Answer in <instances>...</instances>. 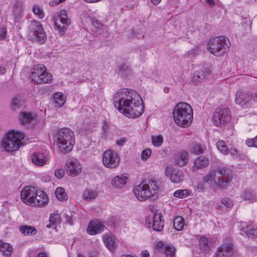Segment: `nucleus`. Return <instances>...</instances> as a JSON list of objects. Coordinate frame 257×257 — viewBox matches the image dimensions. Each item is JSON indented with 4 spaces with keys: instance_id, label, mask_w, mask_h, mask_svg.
<instances>
[{
    "instance_id": "f257e3e1",
    "label": "nucleus",
    "mask_w": 257,
    "mask_h": 257,
    "mask_svg": "<svg viewBox=\"0 0 257 257\" xmlns=\"http://www.w3.org/2000/svg\"><path fill=\"white\" fill-rule=\"evenodd\" d=\"M113 100L115 107L127 117H138L144 112L145 107L142 98L134 90L120 89L115 93Z\"/></svg>"
},
{
    "instance_id": "f03ea898",
    "label": "nucleus",
    "mask_w": 257,
    "mask_h": 257,
    "mask_svg": "<svg viewBox=\"0 0 257 257\" xmlns=\"http://www.w3.org/2000/svg\"><path fill=\"white\" fill-rule=\"evenodd\" d=\"M175 123L180 127H187L193 120V109L191 106L186 102H180L177 104L173 111Z\"/></svg>"
},
{
    "instance_id": "7ed1b4c3",
    "label": "nucleus",
    "mask_w": 257,
    "mask_h": 257,
    "mask_svg": "<svg viewBox=\"0 0 257 257\" xmlns=\"http://www.w3.org/2000/svg\"><path fill=\"white\" fill-rule=\"evenodd\" d=\"M56 142L59 150L61 153H69L75 144L74 133L68 128H61L56 134Z\"/></svg>"
},
{
    "instance_id": "20e7f679",
    "label": "nucleus",
    "mask_w": 257,
    "mask_h": 257,
    "mask_svg": "<svg viewBox=\"0 0 257 257\" xmlns=\"http://www.w3.org/2000/svg\"><path fill=\"white\" fill-rule=\"evenodd\" d=\"M230 180V175L224 167H218L216 169H211L203 177L205 183L213 181L217 186L223 189L226 188Z\"/></svg>"
},
{
    "instance_id": "39448f33",
    "label": "nucleus",
    "mask_w": 257,
    "mask_h": 257,
    "mask_svg": "<svg viewBox=\"0 0 257 257\" xmlns=\"http://www.w3.org/2000/svg\"><path fill=\"white\" fill-rule=\"evenodd\" d=\"M24 137L25 135L22 132L10 131L2 140L1 147L8 152L15 151L22 145V140Z\"/></svg>"
},
{
    "instance_id": "423d86ee",
    "label": "nucleus",
    "mask_w": 257,
    "mask_h": 257,
    "mask_svg": "<svg viewBox=\"0 0 257 257\" xmlns=\"http://www.w3.org/2000/svg\"><path fill=\"white\" fill-rule=\"evenodd\" d=\"M208 49L211 53L216 56L223 55L229 47V41L225 36L211 39L208 43Z\"/></svg>"
},
{
    "instance_id": "0eeeda50",
    "label": "nucleus",
    "mask_w": 257,
    "mask_h": 257,
    "mask_svg": "<svg viewBox=\"0 0 257 257\" xmlns=\"http://www.w3.org/2000/svg\"><path fill=\"white\" fill-rule=\"evenodd\" d=\"M32 81L36 84H43L51 83L52 76L46 71L45 66L43 64L34 66L31 72Z\"/></svg>"
},
{
    "instance_id": "6e6552de",
    "label": "nucleus",
    "mask_w": 257,
    "mask_h": 257,
    "mask_svg": "<svg viewBox=\"0 0 257 257\" xmlns=\"http://www.w3.org/2000/svg\"><path fill=\"white\" fill-rule=\"evenodd\" d=\"M231 119L230 109L223 106H220L216 108L212 116L214 124L219 127L224 126L229 122Z\"/></svg>"
},
{
    "instance_id": "1a4fd4ad",
    "label": "nucleus",
    "mask_w": 257,
    "mask_h": 257,
    "mask_svg": "<svg viewBox=\"0 0 257 257\" xmlns=\"http://www.w3.org/2000/svg\"><path fill=\"white\" fill-rule=\"evenodd\" d=\"M120 162V157L116 152L108 150L103 153L102 162L105 167L115 169L119 166Z\"/></svg>"
},
{
    "instance_id": "9d476101",
    "label": "nucleus",
    "mask_w": 257,
    "mask_h": 257,
    "mask_svg": "<svg viewBox=\"0 0 257 257\" xmlns=\"http://www.w3.org/2000/svg\"><path fill=\"white\" fill-rule=\"evenodd\" d=\"M29 35L33 40H35L40 44L44 43L46 40V35L43 26L39 23L34 22L30 27Z\"/></svg>"
},
{
    "instance_id": "9b49d317",
    "label": "nucleus",
    "mask_w": 257,
    "mask_h": 257,
    "mask_svg": "<svg viewBox=\"0 0 257 257\" xmlns=\"http://www.w3.org/2000/svg\"><path fill=\"white\" fill-rule=\"evenodd\" d=\"M147 182H146V199L156 200L159 195L160 186L154 178L147 179Z\"/></svg>"
},
{
    "instance_id": "f8f14e48",
    "label": "nucleus",
    "mask_w": 257,
    "mask_h": 257,
    "mask_svg": "<svg viewBox=\"0 0 257 257\" xmlns=\"http://www.w3.org/2000/svg\"><path fill=\"white\" fill-rule=\"evenodd\" d=\"M65 169L66 173L74 177L81 173L82 166L76 159L72 158L66 160Z\"/></svg>"
},
{
    "instance_id": "ddd939ff",
    "label": "nucleus",
    "mask_w": 257,
    "mask_h": 257,
    "mask_svg": "<svg viewBox=\"0 0 257 257\" xmlns=\"http://www.w3.org/2000/svg\"><path fill=\"white\" fill-rule=\"evenodd\" d=\"M55 26L60 31L63 32L70 24V20L65 10H62L55 18Z\"/></svg>"
},
{
    "instance_id": "4468645a",
    "label": "nucleus",
    "mask_w": 257,
    "mask_h": 257,
    "mask_svg": "<svg viewBox=\"0 0 257 257\" xmlns=\"http://www.w3.org/2000/svg\"><path fill=\"white\" fill-rule=\"evenodd\" d=\"M233 245L230 242L224 243L217 248L213 257H232Z\"/></svg>"
},
{
    "instance_id": "2eb2a0df",
    "label": "nucleus",
    "mask_w": 257,
    "mask_h": 257,
    "mask_svg": "<svg viewBox=\"0 0 257 257\" xmlns=\"http://www.w3.org/2000/svg\"><path fill=\"white\" fill-rule=\"evenodd\" d=\"M37 190L35 187L27 186L25 187L21 191V198L22 200L26 204L31 205L33 203L36 197Z\"/></svg>"
},
{
    "instance_id": "dca6fc26",
    "label": "nucleus",
    "mask_w": 257,
    "mask_h": 257,
    "mask_svg": "<svg viewBox=\"0 0 257 257\" xmlns=\"http://www.w3.org/2000/svg\"><path fill=\"white\" fill-rule=\"evenodd\" d=\"M166 175L170 178L171 180L174 183H179L184 180L183 172L179 170H176L170 166H167L165 171Z\"/></svg>"
},
{
    "instance_id": "f3484780",
    "label": "nucleus",
    "mask_w": 257,
    "mask_h": 257,
    "mask_svg": "<svg viewBox=\"0 0 257 257\" xmlns=\"http://www.w3.org/2000/svg\"><path fill=\"white\" fill-rule=\"evenodd\" d=\"M235 95V102L237 104L244 107L250 106L252 104L251 94L239 91Z\"/></svg>"
},
{
    "instance_id": "a211bd4d",
    "label": "nucleus",
    "mask_w": 257,
    "mask_h": 257,
    "mask_svg": "<svg viewBox=\"0 0 257 257\" xmlns=\"http://www.w3.org/2000/svg\"><path fill=\"white\" fill-rule=\"evenodd\" d=\"M153 207L150 209L153 213V228L154 230L156 231H161L164 227V220L162 219L163 216L161 213L156 212H153Z\"/></svg>"
},
{
    "instance_id": "6ab92c4d",
    "label": "nucleus",
    "mask_w": 257,
    "mask_h": 257,
    "mask_svg": "<svg viewBox=\"0 0 257 257\" xmlns=\"http://www.w3.org/2000/svg\"><path fill=\"white\" fill-rule=\"evenodd\" d=\"M104 228V225L99 221H92L89 222L87 231L90 235H94L101 233Z\"/></svg>"
},
{
    "instance_id": "aec40b11",
    "label": "nucleus",
    "mask_w": 257,
    "mask_h": 257,
    "mask_svg": "<svg viewBox=\"0 0 257 257\" xmlns=\"http://www.w3.org/2000/svg\"><path fill=\"white\" fill-rule=\"evenodd\" d=\"M36 197H35L33 202L31 204L33 206L42 207L46 205L48 202V197L43 191L39 192V194L37 191L36 192Z\"/></svg>"
},
{
    "instance_id": "412c9836",
    "label": "nucleus",
    "mask_w": 257,
    "mask_h": 257,
    "mask_svg": "<svg viewBox=\"0 0 257 257\" xmlns=\"http://www.w3.org/2000/svg\"><path fill=\"white\" fill-rule=\"evenodd\" d=\"M209 164L208 159L204 156H200L196 158L192 167L193 172H196L198 169H203L206 167Z\"/></svg>"
},
{
    "instance_id": "4be33fe9",
    "label": "nucleus",
    "mask_w": 257,
    "mask_h": 257,
    "mask_svg": "<svg viewBox=\"0 0 257 257\" xmlns=\"http://www.w3.org/2000/svg\"><path fill=\"white\" fill-rule=\"evenodd\" d=\"M115 237L111 234H105L103 240L106 247L111 251H113L116 247Z\"/></svg>"
},
{
    "instance_id": "5701e85b",
    "label": "nucleus",
    "mask_w": 257,
    "mask_h": 257,
    "mask_svg": "<svg viewBox=\"0 0 257 257\" xmlns=\"http://www.w3.org/2000/svg\"><path fill=\"white\" fill-rule=\"evenodd\" d=\"M189 154L186 151H182L175 155L174 160L177 165L183 166L187 164L189 159Z\"/></svg>"
},
{
    "instance_id": "b1692460",
    "label": "nucleus",
    "mask_w": 257,
    "mask_h": 257,
    "mask_svg": "<svg viewBox=\"0 0 257 257\" xmlns=\"http://www.w3.org/2000/svg\"><path fill=\"white\" fill-rule=\"evenodd\" d=\"M133 192L138 200L145 201V183L143 180L133 189Z\"/></svg>"
},
{
    "instance_id": "393cba45",
    "label": "nucleus",
    "mask_w": 257,
    "mask_h": 257,
    "mask_svg": "<svg viewBox=\"0 0 257 257\" xmlns=\"http://www.w3.org/2000/svg\"><path fill=\"white\" fill-rule=\"evenodd\" d=\"M31 159L34 164L39 166L44 165L47 162V158L42 153H34Z\"/></svg>"
},
{
    "instance_id": "a878e982",
    "label": "nucleus",
    "mask_w": 257,
    "mask_h": 257,
    "mask_svg": "<svg viewBox=\"0 0 257 257\" xmlns=\"http://www.w3.org/2000/svg\"><path fill=\"white\" fill-rule=\"evenodd\" d=\"M128 178L126 176L123 174L122 176H115L111 180V184L113 186L121 188L126 184Z\"/></svg>"
},
{
    "instance_id": "bb28decb",
    "label": "nucleus",
    "mask_w": 257,
    "mask_h": 257,
    "mask_svg": "<svg viewBox=\"0 0 257 257\" xmlns=\"http://www.w3.org/2000/svg\"><path fill=\"white\" fill-rule=\"evenodd\" d=\"M23 11V3L20 1H17L14 3V8L12 11L15 22H18Z\"/></svg>"
},
{
    "instance_id": "cd10ccee",
    "label": "nucleus",
    "mask_w": 257,
    "mask_h": 257,
    "mask_svg": "<svg viewBox=\"0 0 257 257\" xmlns=\"http://www.w3.org/2000/svg\"><path fill=\"white\" fill-rule=\"evenodd\" d=\"M13 247L9 243L4 242L1 240L0 242V251L3 253L5 256H10L13 252Z\"/></svg>"
},
{
    "instance_id": "c85d7f7f",
    "label": "nucleus",
    "mask_w": 257,
    "mask_h": 257,
    "mask_svg": "<svg viewBox=\"0 0 257 257\" xmlns=\"http://www.w3.org/2000/svg\"><path fill=\"white\" fill-rule=\"evenodd\" d=\"M54 101L57 107L62 106L66 100V96L61 92H56L53 96Z\"/></svg>"
},
{
    "instance_id": "c756f323",
    "label": "nucleus",
    "mask_w": 257,
    "mask_h": 257,
    "mask_svg": "<svg viewBox=\"0 0 257 257\" xmlns=\"http://www.w3.org/2000/svg\"><path fill=\"white\" fill-rule=\"evenodd\" d=\"M19 230L21 233L24 235H35L37 232L34 227L26 225L20 226Z\"/></svg>"
},
{
    "instance_id": "7c9ffc66",
    "label": "nucleus",
    "mask_w": 257,
    "mask_h": 257,
    "mask_svg": "<svg viewBox=\"0 0 257 257\" xmlns=\"http://www.w3.org/2000/svg\"><path fill=\"white\" fill-rule=\"evenodd\" d=\"M97 195V191L90 189H87L83 193V198L87 201H91L95 199Z\"/></svg>"
},
{
    "instance_id": "2f4dec72",
    "label": "nucleus",
    "mask_w": 257,
    "mask_h": 257,
    "mask_svg": "<svg viewBox=\"0 0 257 257\" xmlns=\"http://www.w3.org/2000/svg\"><path fill=\"white\" fill-rule=\"evenodd\" d=\"M199 246L201 250L208 252L210 250L208 239L206 237H201L199 239Z\"/></svg>"
},
{
    "instance_id": "473e14b6",
    "label": "nucleus",
    "mask_w": 257,
    "mask_h": 257,
    "mask_svg": "<svg viewBox=\"0 0 257 257\" xmlns=\"http://www.w3.org/2000/svg\"><path fill=\"white\" fill-rule=\"evenodd\" d=\"M117 71L119 74L123 77L127 76L131 72L129 66L126 64H121L118 66Z\"/></svg>"
},
{
    "instance_id": "72a5a7b5",
    "label": "nucleus",
    "mask_w": 257,
    "mask_h": 257,
    "mask_svg": "<svg viewBox=\"0 0 257 257\" xmlns=\"http://www.w3.org/2000/svg\"><path fill=\"white\" fill-rule=\"evenodd\" d=\"M241 198L244 200L249 201L251 202H254L256 201V196L253 194V193L248 190L244 191L241 195Z\"/></svg>"
},
{
    "instance_id": "f704fd0d",
    "label": "nucleus",
    "mask_w": 257,
    "mask_h": 257,
    "mask_svg": "<svg viewBox=\"0 0 257 257\" xmlns=\"http://www.w3.org/2000/svg\"><path fill=\"white\" fill-rule=\"evenodd\" d=\"M55 195L60 201H63L67 199V195L65 192L64 189L62 187H58L56 189Z\"/></svg>"
},
{
    "instance_id": "c9c22d12",
    "label": "nucleus",
    "mask_w": 257,
    "mask_h": 257,
    "mask_svg": "<svg viewBox=\"0 0 257 257\" xmlns=\"http://www.w3.org/2000/svg\"><path fill=\"white\" fill-rule=\"evenodd\" d=\"M184 225V221L183 217L178 216L174 220V227L178 231L182 230Z\"/></svg>"
},
{
    "instance_id": "e433bc0d",
    "label": "nucleus",
    "mask_w": 257,
    "mask_h": 257,
    "mask_svg": "<svg viewBox=\"0 0 257 257\" xmlns=\"http://www.w3.org/2000/svg\"><path fill=\"white\" fill-rule=\"evenodd\" d=\"M243 230L248 236L250 237H257V229H254L251 225H247Z\"/></svg>"
},
{
    "instance_id": "4c0bfd02",
    "label": "nucleus",
    "mask_w": 257,
    "mask_h": 257,
    "mask_svg": "<svg viewBox=\"0 0 257 257\" xmlns=\"http://www.w3.org/2000/svg\"><path fill=\"white\" fill-rule=\"evenodd\" d=\"M163 252L165 253L166 257H173L175 253V248L172 245L165 246Z\"/></svg>"
},
{
    "instance_id": "58836bf2",
    "label": "nucleus",
    "mask_w": 257,
    "mask_h": 257,
    "mask_svg": "<svg viewBox=\"0 0 257 257\" xmlns=\"http://www.w3.org/2000/svg\"><path fill=\"white\" fill-rule=\"evenodd\" d=\"M216 147L222 153L227 154L228 153L226 144L224 141L222 140L218 141L216 143Z\"/></svg>"
},
{
    "instance_id": "ea45409f",
    "label": "nucleus",
    "mask_w": 257,
    "mask_h": 257,
    "mask_svg": "<svg viewBox=\"0 0 257 257\" xmlns=\"http://www.w3.org/2000/svg\"><path fill=\"white\" fill-rule=\"evenodd\" d=\"M22 118L21 119L22 123L31 122L34 119V116L32 113L28 112H22L21 113Z\"/></svg>"
},
{
    "instance_id": "a19ab883",
    "label": "nucleus",
    "mask_w": 257,
    "mask_h": 257,
    "mask_svg": "<svg viewBox=\"0 0 257 257\" xmlns=\"http://www.w3.org/2000/svg\"><path fill=\"white\" fill-rule=\"evenodd\" d=\"M205 149V147L201 144H195L192 147L191 152V153L199 155L203 153L204 150Z\"/></svg>"
},
{
    "instance_id": "79ce46f5",
    "label": "nucleus",
    "mask_w": 257,
    "mask_h": 257,
    "mask_svg": "<svg viewBox=\"0 0 257 257\" xmlns=\"http://www.w3.org/2000/svg\"><path fill=\"white\" fill-rule=\"evenodd\" d=\"M190 194V192L188 190H178L176 191L174 193V196L175 197L179 198H184L188 196Z\"/></svg>"
},
{
    "instance_id": "37998d69",
    "label": "nucleus",
    "mask_w": 257,
    "mask_h": 257,
    "mask_svg": "<svg viewBox=\"0 0 257 257\" xmlns=\"http://www.w3.org/2000/svg\"><path fill=\"white\" fill-rule=\"evenodd\" d=\"M205 78V75L200 72H197L192 77V80L194 83L201 82Z\"/></svg>"
},
{
    "instance_id": "c03bdc74",
    "label": "nucleus",
    "mask_w": 257,
    "mask_h": 257,
    "mask_svg": "<svg viewBox=\"0 0 257 257\" xmlns=\"http://www.w3.org/2000/svg\"><path fill=\"white\" fill-rule=\"evenodd\" d=\"M163 142V138L161 135L152 136V144L156 147L160 146Z\"/></svg>"
},
{
    "instance_id": "a18cd8bd",
    "label": "nucleus",
    "mask_w": 257,
    "mask_h": 257,
    "mask_svg": "<svg viewBox=\"0 0 257 257\" xmlns=\"http://www.w3.org/2000/svg\"><path fill=\"white\" fill-rule=\"evenodd\" d=\"M33 12L36 15L38 16L40 18H43L44 17V12L43 10L39 6H34L33 7Z\"/></svg>"
},
{
    "instance_id": "49530a36",
    "label": "nucleus",
    "mask_w": 257,
    "mask_h": 257,
    "mask_svg": "<svg viewBox=\"0 0 257 257\" xmlns=\"http://www.w3.org/2000/svg\"><path fill=\"white\" fill-rule=\"evenodd\" d=\"M221 203L227 208H231L233 205L232 200L229 198H223L221 200Z\"/></svg>"
},
{
    "instance_id": "de8ad7c7",
    "label": "nucleus",
    "mask_w": 257,
    "mask_h": 257,
    "mask_svg": "<svg viewBox=\"0 0 257 257\" xmlns=\"http://www.w3.org/2000/svg\"><path fill=\"white\" fill-rule=\"evenodd\" d=\"M59 217L58 214H51L50 217V225H47L48 227H50L51 225H53L59 221Z\"/></svg>"
},
{
    "instance_id": "09e8293b",
    "label": "nucleus",
    "mask_w": 257,
    "mask_h": 257,
    "mask_svg": "<svg viewBox=\"0 0 257 257\" xmlns=\"http://www.w3.org/2000/svg\"><path fill=\"white\" fill-rule=\"evenodd\" d=\"M20 100L19 99L16 97L13 99L12 104H11V107L13 109L16 110L19 108H20Z\"/></svg>"
},
{
    "instance_id": "8fccbe9b",
    "label": "nucleus",
    "mask_w": 257,
    "mask_h": 257,
    "mask_svg": "<svg viewBox=\"0 0 257 257\" xmlns=\"http://www.w3.org/2000/svg\"><path fill=\"white\" fill-rule=\"evenodd\" d=\"M65 174V170L63 169H58L55 171V175L58 179H61Z\"/></svg>"
},
{
    "instance_id": "3c124183",
    "label": "nucleus",
    "mask_w": 257,
    "mask_h": 257,
    "mask_svg": "<svg viewBox=\"0 0 257 257\" xmlns=\"http://www.w3.org/2000/svg\"><path fill=\"white\" fill-rule=\"evenodd\" d=\"M246 145L249 147H256V140L255 138L253 139H248L246 141Z\"/></svg>"
},
{
    "instance_id": "603ef678",
    "label": "nucleus",
    "mask_w": 257,
    "mask_h": 257,
    "mask_svg": "<svg viewBox=\"0 0 257 257\" xmlns=\"http://www.w3.org/2000/svg\"><path fill=\"white\" fill-rule=\"evenodd\" d=\"M92 24L95 28L98 29H100L101 27L103 26L102 23L98 20H93L92 21Z\"/></svg>"
},
{
    "instance_id": "864d4df0",
    "label": "nucleus",
    "mask_w": 257,
    "mask_h": 257,
    "mask_svg": "<svg viewBox=\"0 0 257 257\" xmlns=\"http://www.w3.org/2000/svg\"><path fill=\"white\" fill-rule=\"evenodd\" d=\"M164 243L161 241L158 242L156 245V248L162 251L164 249Z\"/></svg>"
},
{
    "instance_id": "5fc2aeb1",
    "label": "nucleus",
    "mask_w": 257,
    "mask_h": 257,
    "mask_svg": "<svg viewBox=\"0 0 257 257\" xmlns=\"http://www.w3.org/2000/svg\"><path fill=\"white\" fill-rule=\"evenodd\" d=\"M7 35V30L5 28L0 29V38L4 39Z\"/></svg>"
},
{
    "instance_id": "6e6d98bb",
    "label": "nucleus",
    "mask_w": 257,
    "mask_h": 257,
    "mask_svg": "<svg viewBox=\"0 0 257 257\" xmlns=\"http://www.w3.org/2000/svg\"><path fill=\"white\" fill-rule=\"evenodd\" d=\"M126 140L124 138H120L119 139H117L116 141V144L117 146H122L125 142Z\"/></svg>"
},
{
    "instance_id": "4d7b16f0",
    "label": "nucleus",
    "mask_w": 257,
    "mask_h": 257,
    "mask_svg": "<svg viewBox=\"0 0 257 257\" xmlns=\"http://www.w3.org/2000/svg\"><path fill=\"white\" fill-rule=\"evenodd\" d=\"M200 72L205 75V78L211 73L210 70L207 68H203Z\"/></svg>"
},
{
    "instance_id": "13d9d810",
    "label": "nucleus",
    "mask_w": 257,
    "mask_h": 257,
    "mask_svg": "<svg viewBox=\"0 0 257 257\" xmlns=\"http://www.w3.org/2000/svg\"><path fill=\"white\" fill-rule=\"evenodd\" d=\"M108 129V125L105 121L103 122L102 126V132L103 134H105Z\"/></svg>"
},
{
    "instance_id": "bf43d9fd",
    "label": "nucleus",
    "mask_w": 257,
    "mask_h": 257,
    "mask_svg": "<svg viewBox=\"0 0 257 257\" xmlns=\"http://www.w3.org/2000/svg\"><path fill=\"white\" fill-rule=\"evenodd\" d=\"M152 153V150L150 148L146 149V160L151 156Z\"/></svg>"
},
{
    "instance_id": "052dcab7",
    "label": "nucleus",
    "mask_w": 257,
    "mask_h": 257,
    "mask_svg": "<svg viewBox=\"0 0 257 257\" xmlns=\"http://www.w3.org/2000/svg\"><path fill=\"white\" fill-rule=\"evenodd\" d=\"M205 3L210 6H213L215 5L214 0H205Z\"/></svg>"
},
{
    "instance_id": "680f3d73",
    "label": "nucleus",
    "mask_w": 257,
    "mask_h": 257,
    "mask_svg": "<svg viewBox=\"0 0 257 257\" xmlns=\"http://www.w3.org/2000/svg\"><path fill=\"white\" fill-rule=\"evenodd\" d=\"M252 104L257 101V92L255 93L254 95L251 94Z\"/></svg>"
},
{
    "instance_id": "e2e57ef3",
    "label": "nucleus",
    "mask_w": 257,
    "mask_h": 257,
    "mask_svg": "<svg viewBox=\"0 0 257 257\" xmlns=\"http://www.w3.org/2000/svg\"><path fill=\"white\" fill-rule=\"evenodd\" d=\"M58 4H59V3H58V1H57V0L52 1L50 3V5L51 6H55Z\"/></svg>"
},
{
    "instance_id": "0e129e2a",
    "label": "nucleus",
    "mask_w": 257,
    "mask_h": 257,
    "mask_svg": "<svg viewBox=\"0 0 257 257\" xmlns=\"http://www.w3.org/2000/svg\"><path fill=\"white\" fill-rule=\"evenodd\" d=\"M6 71V68L3 66H0V73L1 74H3L5 73Z\"/></svg>"
},
{
    "instance_id": "69168bd1",
    "label": "nucleus",
    "mask_w": 257,
    "mask_h": 257,
    "mask_svg": "<svg viewBox=\"0 0 257 257\" xmlns=\"http://www.w3.org/2000/svg\"><path fill=\"white\" fill-rule=\"evenodd\" d=\"M230 154L233 157H236L237 154V151L236 150H234L233 151L230 152Z\"/></svg>"
},
{
    "instance_id": "338daca9",
    "label": "nucleus",
    "mask_w": 257,
    "mask_h": 257,
    "mask_svg": "<svg viewBox=\"0 0 257 257\" xmlns=\"http://www.w3.org/2000/svg\"><path fill=\"white\" fill-rule=\"evenodd\" d=\"M37 257H47L46 254L44 252H40L38 254Z\"/></svg>"
},
{
    "instance_id": "774afa93",
    "label": "nucleus",
    "mask_w": 257,
    "mask_h": 257,
    "mask_svg": "<svg viewBox=\"0 0 257 257\" xmlns=\"http://www.w3.org/2000/svg\"><path fill=\"white\" fill-rule=\"evenodd\" d=\"M37 257H47L46 254L44 252H40L38 254Z\"/></svg>"
}]
</instances>
